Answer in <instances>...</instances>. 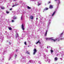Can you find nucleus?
<instances>
[{"label": "nucleus", "mask_w": 64, "mask_h": 64, "mask_svg": "<svg viewBox=\"0 0 64 64\" xmlns=\"http://www.w3.org/2000/svg\"><path fill=\"white\" fill-rule=\"evenodd\" d=\"M30 18L31 19H33V16H31L30 17Z\"/></svg>", "instance_id": "f8f14e48"}, {"label": "nucleus", "mask_w": 64, "mask_h": 64, "mask_svg": "<svg viewBox=\"0 0 64 64\" xmlns=\"http://www.w3.org/2000/svg\"><path fill=\"white\" fill-rule=\"evenodd\" d=\"M55 1L57 2L58 4H60V0H54Z\"/></svg>", "instance_id": "7ed1b4c3"}, {"label": "nucleus", "mask_w": 64, "mask_h": 64, "mask_svg": "<svg viewBox=\"0 0 64 64\" xmlns=\"http://www.w3.org/2000/svg\"><path fill=\"white\" fill-rule=\"evenodd\" d=\"M12 1V0H11V2Z\"/></svg>", "instance_id": "a19ab883"}, {"label": "nucleus", "mask_w": 64, "mask_h": 64, "mask_svg": "<svg viewBox=\"0 0 64 64\" xmlns=\"http://www.w3.org/2000/svg\"><path fill=\"white\" fill-rule=\"evenodd\" d=\"M9 43H10V44H11V43H10V42H9Z\"/></svg>", "instance_id": "e433bc0d"}, {"label": "nucleus", "mask_w": 64, "mask_h": 64, "mask_svg": "<svg viewBox=\"0 0 64 64\" xmlns=\"http://www.w3.org/2000/svg\"><path fill=\"white\" fill-rule=\"evenodd\" d=\"M12 4L13 5L12 6V7H14V6H17V5H18V4L14 5V3H13Z\"/></svg>", "instance_id": "423d86ee"}, {"label": "nucleus", "mask_w": 64, "mask_h": 64, "mask_svg": "<svg viewBox=\"0 0 64 64\" xmlns=\"http://www.w3.org/2000/svg\"><path fill=\"white\" fill-rule=\"evenodd\" d=\"M17 56V55H16V56H15V57L16 58V56Z\"/></svg>", "instance_id": "c756f323"}, {"label": "nucleus", "mask_w": 64, "mask_h": 64, "mask_svg": "<svg viewBox=\"0 0 64 64\" xmlns=\"http://www.w3.org/2000/svg\"><path fill=\"white\" fill-rule=\"evenodd\" d=\"M60 40H63V38H60Z\"/></svg>", "instance_id": "c85d7f7f"}, {"label": "nucleus", "mask_w": 64, "mask_h": 64, "mask_svg": "<svg viewBox=\"0 0 64 64\" xmlns=\"http://www.w3.org/2000/svg\"><path fill=\"white\" fill-rule=\"evenodd\" d=\"M12 22H14V20H12Z\"/></svg>", "instance_id": "bb28decb"}, {"label": "nucleus", "mask_w": 64, "mask_h": 64, "mask_svg": "<svg viewBox=\"0 0 64 64\" xmlns=\"http://www.w3.org/2000/svg\"><path fill=\"white\" fill-rule=\"evenodd\" d=\"M50 22H49L48 23V25L47 26L48 28L50 26Z\"/></svg>", "instance_id": "0eeeda50"}, {"label": "nucleus", "mask_w": 64, "mask_h": 64, "mask_svg": "<svg viewBox=\"0 0 64 64\" xmlns=\"http://www.w3.org/2000/svg\"><path fill=\"white\" fill-rule=\"evenodd\" d=\"M1 9H5V8L4 7H1Z\"/></svg>", "instance_id": "f3484780"}, {"label": "nucleus", "mask_w": 64, "mask_h": 64, "mask_svg": "<svg viewBox=\"0 0 64 64\" xmlns=\"http://www.w3.org/2000/svg\"><path fill=\"white\" fill-rule=\"evenodd\" d=\"M17 51H18V50H16V52H17Z\"/></svg>", "instance_id": "2f4dec72"}, {"label": "nucleus", "mask_w": 64, "mask_h": 64, "mask_svg": "<svg viewBox=\"0 0 64 64\" xmlns=\"http://www.w3.org/2000/svg\"><path fill=\"white\" fill-rule=\"evenodd\" d=\"M27 8H28V9H31V8L30 7H29V6H27Z\"/></svg>", "instance_id": "2eb2a0df"}, {"label": "nucleus", "mask_w": 64, "mask_h": 64, "mask_svg": "<svg viewBox=\"0 0 64 64\" xmlns=\"http://www.w3.org/2000/svg\"><path fill=\"white\" fill-rule=\"evenodd\" d=\"M54 59L55 60V61H57V60H58V58H57V57H56Z\"/></svg>", "instance_id": "4468645a"}, {"label": "nucleus", "mask_w": 64, "mask_h": 64, "mask_svg": "<svg viewBox=\"0 0 64 64\" xmlns=\"http://www.w3.org/2000/svg\"><path fill=\"white\" fill-rule=\"evenodd\" d=\"M50 51H51V52L52 53H53V50H50Z\"/></svg>", "instance_id": "5701e85b"}, {"label": "nucleus", "mask_w": 64, "mask_h": 64, "mask_svg": "<svg viewBox=\"0 0 64 64\" xmlns=\"http://www.w3.org/2000/svg\"><path fill=\"white\" fill-rule=\"evenodd\" d=\"M14 1H15V0H13Z\"/></svg>", "instance_id": "58836bf2"}, {"label": "nucleus", "mask_w": 64, "mask_h": 64, "mask_svg": "<svg viewBox=\"0 0 64 64\" xmlns=\"http://www.w3.org/2000/svg\"><path fill=\"white\" fill-rule=\"evenodd\" d=\"M47 39H48V38H46V40H47Z\"/></svg>", "instance_id": "473e14b6"}, {"label": "nucleus", "mask_w": 64, "mask_h": 64, "mask_svg": "<svg viewBox=\"0 0 64 64\" xmlns=\"http://www.w3.org/2000/svg\"><path fill=\"white\" fill-rule=\"evenodd\" d=\"M38 6H39V5H41V2L40 1L38 2Z\"/></svg>", "instance_id": "1a4fd4ad"}, {"label": "nucleus", "mask_w": 64, "mask_h": 64, "mask_svg": "<svg viewBox=\"0 0 64 64\" xmlns=\"http://www.w3.org/2000/svg\"><path fill=\"white\" fill-rule=\"evenodd\" d=\"M22 28L23 30H24V25H23V24H22Z\"/></svg>", "instance_id": "39448f33"}, {"label": "nucleus", "mask_w": 64, "mask_h": 64, "mask_svg": "<svg viewBox=\"0 0 64 64\" xmlns=\"http://www.w3.org/2000/svg\"><path fill=\"white\" fill-rule=\"evenodd\" d=\"M16 37H19V36H18V33H17L16 34Z\"/></svg>", "instance_id": "dca6fc26"}, {"label": "nucleus", "mask_w": 64, "mask_h": 64, "mask_svg": "<svg viewBox=\"0 0 64 64\" xmlns=\"http://www.w3.org/2000/svg\"><path fill=\"white\" fill-rule=\"evenodd\" d=\"M51 40H52L53 41H54V42H55L56 41V40H57V39H56V40H54V39H53V38H52L51 39Z\"/></svg>", "instance_id": "ddd939ff"}, {"label": "nucleus", "mask_w": 64, "mask_h": 64, "mask_svg": "<svg viewBox=\"0 0 64 64\" xmlns=\"http://www.w3.org/2000/svg\"><path fill=\"white\" fill-rule=\"evenodd\" d=\"M46 32H47V30L46 31Z\"/></svg>", "instance_id": "4c0bfd02"}, {"label": "nucleus", "mask_w": 64, "mask_h": 64, "mask_svg": "<svg viewBox=\"0 0 64 64\" xmlns=\"http://www.w3.org/2000/svg\"><path fill=\"white\" fill-rule=\"evenodd\" d=\"M37 19H38V18H36V20H37Z\"/></svg>", "instance_id": "c9c22d12"}, {"label": "nucleus", "mask_w": 64, "mask_h": 64, "mask_svg": "<svg viewBox=\"0 0 64 64\" xmlns=\"http://www.w3.org/2000/svg\"><path fill=\"white\" fill-rule=\"evenodd\" d=\"M63 34V33H62L60 35V36H62V35Z\"/></svg>", "instance_id": "a878e982"}, {"label": "nucleus", "mask_w": 64, "mask_h": 64, "mask_svg": "<svg viewBox=\"0 0 64 64\" xmlns=\"http://www.w3.org/2000/svg\"><path fill=\"white\" fill-rule=\"evenodd\" d=\"M21 20H23V16H22L21 17Z\"/></svg>", "instance_id": "412c9836"}, {"label": "nucleus", "mask_w": 64, "mask_h": 64, "mask_svg": "<svg viewBox=\"0 0 64 64\" xmlns=\"http://www.w3.org/2000/svg\"><path fill=\"white\" fill-rule=\"evenodd\" d=\"M60 41V40H58V41Z\"/></svg>", "instance_id": "f704fd0d"}, {"label": "nucleus", "mask_w": 64, "mask_h": 64, "mask_svg": "<svg viewBox=\"0 0 64 64\" xmlns=\"http://www.w3.org/2000/svg\"><path fill=\"white\" fill-rule=\"evenodd\" d=\"M12 18L13 20H16V19H17V17L13 16Z\"/></svg>", "instance_id": "20e7f679"}, {"label": "nucleus", "mask_w": 64, "mask_h": 64, "mask_svg": "<svg viewBox=\"0 0 64 64\" xmlns=\"http://www.w3.org/2000/svg\"><path fill=\"white\" fill-rule=\"evenodd\" d=\"M33 51L34 52L33 53V55H35V53L37 52V50H36V49L34 48Z\"/></svg>", "instance_id": "f03ea898"}, {"label": "nucleus", "mask_w": 64, "mask_h": 64, "mask_svg": "<svg viewBox=\"0 0 64 64\" xmlns=\"http://www.w3.org/2000/svg\"><path fill=\"white\" fill-rule=\"evenodd\" d=\"M27 54H29V55H30V52H27Z\"/></svg>", "instance_id": "b1692460"}, {"label": "nucleus", "mask_w": 64, "mask_h": 64, "mask_svg": "<svg viewBox=\"0 0 64 64\" xmlns=\"http://www.w3.org/2000/svg\"><path fill=\"white\" fill-rule=\"evenodd\" d=\"M51 3V2H49L48 3Z\"/></svg>", "instance_id": "72a5a7b5"}, {"label": "nucleus", "mask_w": 64, "mask_h": 64, "mask_svg": "<svg viewBox=\"0 0 64 64\" xmlns=\"http://www.w3.org/2000/svg\"><path fill=\"white\" fill-rule=\"evenodd\" d=\"M47 48H48L47 47Z\"/></svg>", "instance_id": "ea45409f"}, {"label": "nucleus", "mask_w": 64, "mask_h": 64, "mask_svg": "<svg viewBox=\"0 0 64 64\" xmlns=\"http://www.w3.org/2000/svg\"><path fill=\"white\" fill-rule=\"evenodd\" d=\"M47 32H46L45 34L44 35V36H47Z\"/></svg>", "instance_id": "6ab92c4d"}, {"label": "nucleus", "mask_w": 64, "mask_h": 64, "mask_svg": "<svg viewBox=\"0 0 64 64\" xmlns=\"http://www.w3.org/2000/svg\"><path fill=\"white\" fill-rule=\"evenodd\" d=\"M6 13H7V14H8V13H9V12L8 11L6 10Z\"/></svg>", "instance_id": "4be33fe9"}, {"label": "nucleus", "mask_w": 64, "mask_h": 64, "mask_svg": "<svg viewBox=\"0 0 64 64\" xmlns=\"http://www.w3.org/2000/svg\"><path fill=\"white\" fill-rule=\"evenodd\" d=\"M35 0H30V1H34Z\"/></svg>", "instance_id": "cd10ccee"}, {"label": "nucleus", "mask_w": 64, "mask_h": 64, "mask_svg": "<svg viewBox=\"0 0 64 64\" xmlns=\"http://www.w3.org/2000/svg\"><path fill=\"white\" fill-rule=\"evenodd\" d=\"M48 9V8H46L44 9L43 12H44V11H46V10H47Z\"/></svg>", "instance_id": "9b49d317"}, {"label": "nucleus", "mask_w": 64, "mask_h": 64, "mask_svg": "<svg viewBox=\"0 0 64 64\" xmlns=\"http://www.w3.org/2000/svg\"><path fill=\"white\" fill-rule=\"evenodd\" d=\"M58 6H59V4H57V8H56L55 9V10L54 12L53 13V14H52V16H53L55 15V13H56V11H57V9L58 8Z\"/></svg>", "instance_id": "f257e3e1"}, {"label": "nucleus", "mask_w": 64, "mask_h": 64, "mask_svg": "<svg viewBox=\"0 0 64 64\" xmlns=\"http://www.w3.org/2000/svg\"><path fill=\"white\" fill-rule=\"evenodd\" d=\"M42 29L41 28H40L38 30V31H41V30Z\"/></svg>", "instance_id": "aec40b11"}, {"label": "nucleus", "mask_w": 64, "mask_h": 64, "mask_svg": "<svg viewBox=\"0 0 64 64\" xmlns=\"http://www.w3.org/2000/svg\"><path fill=\"white\" fill-rule=\"evenodd\" d=\"M8 29L10 30H12V28L10 27L8 28Z\"/></svg>", "instance_id": "a211bd4d"}, {"label": "nucleus", "mask_w": 64, "mask_h": 64, "mask_svg": "<svg viewBox=\"0 0 64 64\" xmlns=\"http://www.w3.org/2000/svg\"><path fill=\"white\" fill-rule=\"evenodd\" d=\"M24 44H25V45H27V44H26V42H24Z\"/></svg>", "instance_id": "393cba45"}, {"label": "nucleus", "mask_w": 64, "mask_h": 64, "mask_svg": "<svg viewBox=\"0 0 64 64\" xmlns=\"http://www.w3.org/2000/svg\"><path fill=\"white\" fill-rule=\"evenodd\" d=\"M12 8H10V10H12Z\"/></svg>", "instance_id": "7c9ffc66"}, {"label": "nucleus", "mask_w": 64, "mask_h": 64, "mask_svg": "<svg viewBox=\"0 0 64 64\" xmlns=\"http://www.w3.org/2000/svg\"><path fill=\"white\" fill-rule=\"evenodd\" d=\"M38 43H39L40 44H41V42H40V40H38V41L36 43V44H37Z\"/></svg>", "instance_id": "6e6552de"}, {"label": "nucleus", "mask_w": 64, "mask_h": 64, "mask_svg": "<svg viewBox=\"0 0 64 64\" xmlns=\"http://www.w3.org/2000/svg\"><path fill=\"white\" fill-rule=\"evenodd\" d=\"M49 8L50 9H52V8H53V6L52 5H50V6Z\"/></svg>", "instance_id": "9d476101"}]
</instances>
